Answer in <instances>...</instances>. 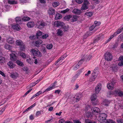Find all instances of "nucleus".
Segmentation results:
<instances>
[{
	"mask_svg": "<svg viewBox=\"0 0 123 123\" xmlns=\"http://www.w3.org/2000/svg\"><path fill=\"white\" fill-rule=\"evenodd\" d=\"M37 28L39 29L43 28L44 26H46L47 24L43 21H38L36 24Z\"/></svg>",
	"mask_w": 123,
	"mask_h": 123,
	"instance_id": "obj_1",
	"label": "nucleus"
},
{
	"mask_svg": "<svg viewBox=\"0 0 123 123\" xmlns=\"http://www.w3.org/2000/svg\"><path fill=\"white\" fill-rule=\"evenodd\" d=\"M106 114L105 113L100 114L99 117V119L101 122L104 123L106 120Z\"/></svg>",
	"mask_w": 123,
	"mask_h": 123,
	"instance_id": "obj_2",
	"label": "nucleus"
},
{
	"mask_svg": "<svg viewBox=\"0 0 123 123\" xmlns=\"http://www.w3.org/2000/svg\"><path fill=\"white\" fill-rule=\"evenodd\" d=\"M97 98V95L94 94H93L91 96V100L92 102L93 105H97L98 104V101H96V102H95V100Z\"/></svg>",
	"mask_w": 123,
	"mask_h": 123,
	"instance_id": "obj_3",
	"label": "nucleus"
},
{
	"mask_svg": "<svg viewBox=\"0 0 123 123\" xmlns=\"http://www.w3.org/2000/svg\"><path fill=\"white\" fill-rule=\"evenodd\" d=\"M105 60L107 61H111L112 60V56L110 53L107 52L105 54Z\"/></svg>",
	"mask_w": 123,
	"mask_h": 123,
	"instance_id": "obj_4",
	"label": "nucleus"
},
{
	"mask_svg": "<svg viewBox=\"0 0 123 123\" xmlns=\"http://www.w3.org/2000/svg\"><path fill=\"white\" fill-rule=\"evenodd\" d=\"M100 109L99 108L96 107H93L91 108V111L92 114L96 115L98 114L100 112Z\"/></svg>",
	"mask_w": 123,
	"mask_h": 123,
	"instance_id": "obj_5",
	"label": "nucleus"
},
{
	"mask_svg": "<svg viewBox=\"0 0 123 123\" xmlns=\"http://www.w3.org/2000/svg\"><path fill=\"white\" fill-rule=\"evenodd\" d=\"M89 4V2L87 0H84L83 4L81 8V9L84 10L87 9L88 8V5Z\"/></svg>",
	"mask_w": 123,
	"mask_h": 123,
	"instance_id": "obj_6",
	"label": "nucleus"
},
{
	"mask_svg": "<svg viewBox=\"0 0 123 123\" xmlns=\"http://www.w3.org/2000/svg\"><path fill=\"white\" fill-rule=\"evenodd\" d=\"M113 92V93L117 95L118 96L123 97V92L121 91L120 90H116Z\"/></svg>",
	"mask_w": 123,
	"mask_h": 123,
	"instance_id": "obj_7",
	"label": "nucleus"
},
{
	"mask_svg": "<svg viewBox=\"0 0 123 123\" xmlns=\"http://www.w3.org/2000/svg\"><path fill=\"white\" fill-rule=\"evenodd\" d=\"M101 84L100 83L98 84L95 89V92L96 93H98L100 91L101 89Z\"/></svg>",
	"mask_w": 123,
	"mask_h": 123,
	"instance_id": "obj_8",
	"label": "nucleus"
},
{
	"mask_svg": "<svg viewBox=\"0 0 123 123\" xmlns=\"http://www.w3.org/2000/svg\"><path fill=\"white\" fill-rule=\"evenodd\" d=\"M10 59L13 61H16L17 59V57L15 54L12 53L10 55Z\"/></svg>",
	"mask_w": 123,
	"mask_h": 123,
	"instance_id": "obj_9",
	"label": "nucleus"
},
{
	"mask_svg": "<svg viewBox=\"0 0 123 123\" xmlns=\"http://www.w3.org/2000/svg\"><path fill=\"white\" fill-rule=\"evenodd\" d=\"M114 84L115 83L112 82L109 83L107 85V88L109 89H113L114 87Z\"/></svg>",
	"mask_w": 123,
	"mask_h": 123,
	"instance_id": "obj_10",
	"label": "nucleus"
},
{
	"mask_svg": "<svg viewBox=\"0 0 123 123\" xmlns=\"http://www.w3.org/2000/svg\"><path fill=\"white\" fill-rule=\"evenodd\" d=\"M78 18V16L76 15H71V21L72 22H74L76 21L77 20Z\"/></svg>",
	"mask_w": 123,
	"mask_h": 123,
	"instance_id": "obj_11",
	"label": "nucleus"
},
{
	"mask_svg": "<svg viewBox=\"0 0 123 123\" xmlns=\"http://www.w3.org/2000/svg\"><path fill=\"white\" fill-rule=\"evenodd\" d=\"M14 39L13 38L9 37L6 40V42L9 44H12L14 42Z\"/></svg>",
	"mask_w": 123,
	"mask_h": 123,
	"instance_id": "obj_12",
	"label": "nucleus"
},
{
	"mask_svg": "<svg viewBox=\"0 0 123 123\" xmlns=\"http://www.w3.org/2000/svg\"><path fill=\"white\" fill-rule=\"evenodd\" d=\"M35 25L34 22L33 21H30L27 24V25L28 27L31 28L33 27Z\"/></svg>",
	"mask_w": 123,
	"mask_h": 123,
	"instance_id": "obj_13",
	"label": "nucleus"
},
{
	"mask_svg": "<svg viewBox=\"0 0 123 123\" xmlns=\"http://www.w3.org/2000/svg\"><path fill=\"white\" fill-rule=\"evenodd\" d=\"M55 10L52 8H50L48 11V13L49 15H54L55 14Z\"/></svg>",
	"mask_w": 123,
	"mask_h": 123,
	"instance_id": "obj_14",
	"label": "nucleus"
},
{
	"mask_svg": "<svg viewBox=\"0 0 123 123\" xmlns=\"http://www.w3.org/2000/svg\"><path fill=\"white\" fill-rule=\"evenodd\" d=\"M9 68H13L15 67V65L14 64L12 61H9L7 64Z\"/></svg>",
	"mask_w": 123,
	"mask_h": 123,
	"instance_id": "obj_15",
	"label": "nucleus"
},
{
	"mask_svg": "<svg viewBox=\"0 0 123 123\" xmlns=\"http://www.w3.org/2000/svg\"><path fill=\"white\" fill-rule=\"evenodd\" d=\"M43 43V41L41 40L36 41L35 43V45L37 47H39L40 45Z\"/></svg>",
	"mask_w": 123,
	"mask_h": 123,
	"instance_id": "obj_16",
	"label": "nucleus"
},
{
	"mask_svg": "<svg viewBox=\"0 0 123 123\" xmlns=\"http://www.w3.org/2000/svg\"><path fill=\"white\" fill-rule=\"evenodd\" d=\"M12 27L14 30L18 31L20 30L21 28L20 26L18 24H16L13 25Z\"/></svg>",
	"mask_w": 123,
	"mask_h": 123,
	"instance_id": "obj_17",
	"label": "nucleus"
},
{
	"mask_svg": "<svg viewBox=\"0 0 123 123\" xmlns=\"http://www.w3.org/2000/svg\"><path fill=\"white\" fill-rule=\"evenodd\" d=\"M15 21L18 24H21L22 20V18L21 17H17L15 18Z\"/></svg>",
	"mask_w": 123,
	"mask_h": 123,
	"instance_id": "obj_18",
	"label": "nucleus"
},
{
	"mask_svg": "<svg viewBox=\"0 0 123 123\" xmlns=\"http://www.w3.org/2000/svg\"><path fill=\"white\" fill-rule=\"evenodd\" d=\"M73 13L77 14H80L81 13V11L80 10L78 9H74L72 11Z\"/></svg>",
	"mask_w": 123,
	"mask_h": 123,
	"instance_id": "obj_19",
	"label": "nucleus"
},
{
	"mask_svg": "<svg viewBox=\"0 0 123 123\" xmlns=\"http://www.w3.org/2000/svg\"><path fill=\"white\" fill-rule=\"evenodd\" d=\"M56 26L59 27L61 26L62 27H64L65 24L63 22L60 21H58L56 24Z\"/></svg>",
	"mask_w": 123,
	"mask_h": 123,
	"instance_id": "obj_20",
	"label": "nucleus"
},
{
	"mask_svg": "<svg viewBox=\"0 0 123 123\" xmlns=\"http://www.w3.org/2000/svg\"><path fill=\"white\" fill-rule=\"evenodd\" d=\"M8 3L10 5L16 4L17 3V0H8Z\"/></svg>",
	"mask_w": 123,
	"mask_h": 123,
	"instance_id": "obj_21",
	"label": "nucleus"
},
{
	"mask_svg": "<svg viewBox=\"0 0 123 123\" xmlns=\"http://www.w3.org/2000/svg\"><path fill=\"white\" fill-rule=\"evenodd\" d=\"M82 97V94L80 93L78 94L76 98V102L79 101Z\"/></svg>",
	"mask_w": 123,
	"mask_h": 123,
	"instance_id": "obj_22",
	"label": "nucleus"
},
{
	"mask_svg": "<svg viewBox=\"0 0 123 123\" xmlns=\"http://www.w3.org/2000/svg\"><path fill=\"white\" fill-rule=\"evenodd\" d=\"M16 43L17 45L19 46H22L24 44L22 41L20 40H17L16 41Z\"/></svg>",
	"mask_w": 123,
	"mask_h": 123,
	"instance_id": "obj_23",
	"label": "nucleus"
},
{
	"mask_svg": "<svg viewBox=\"0 0 123 123\" xmlns=\"http://www.w3.org/2000/svg\"><path fill=\"white\" fill-rule=\"evenodd\" d=\"M38 51V50H36L34 49H32L31 50V52L33 56H36L37 55Z\"/></svg>",
	"mask_w": 123,
	"mask_h": 123,
	"instance_id": "obj_24",
	"label": "nucleus"
},
{
	"mask_svg": "<svg viewBox=\"0 0 123 123\" xmlns=\"http://www.w3.org/2000/svg\"><path fill=\"white\" fill-rule=\"evenodd\" d=\"M19 54L22 58L24 59L26 58L27 55L25 53L22 52H19Z\"/></svg>",
	"mask_w": 123,
	"mask_h": 123,
	"instance_id": "obj_25",
	"label": "nucleus"
},
{
	"mask_svg": "<svg viewBox=\"0 0 123 123\" xmlns=\"http://www.w3.org/2000/svg\"><path fill=\"white\" fill-rule=\"evenodd\" d=\"M18 73H13L11 74L10 75L11 77L13 79H15L18 76Z\"/></svg>",
	"mask_w": 123,
	"mask_h": 123,
	"instance_id": "obj_26",
	"label": "nucleus"
},
{
	"mask_svg": "<svg viewBox=\"0 0 123 123\" xmlns=\"http://www.w3.org/2000/svg\"><path fill=\"white\" fill-rule=\"evenodd\" d=\"M119 59L121 62L118 63V65L120 66H122L123 65V56H121Z\"/></svg>",
	"mask_w": 123,
	"mask_h": 123,
	"instance_id": "obj_27",
	"label": "nucleus"
},
{
	"mask_svg": "<svg viewBox=\"0 0 123 123\" xmlns=\"http://www.w3.org/2000/svg\"><path fill=\"white\" fill-rule=\"evenodd\" d=\"M54 88L51 85L50 86H49L43 92V93H44L45 92H47L52 89H53Z\"/></svg>",
	"mask_w": 123,
	"mask_h": 123,
	"instance_id": "obj_28",
	"label": "nucleus"
},
{
	"mask_svg": "<svg viewBox=\"0 0 123 123\" xmlns=\"http://www.w3.org/2000/svg\"><path fill=\"white\" fill-rule=\"evenodd\" d=\"M79 75V74H75L73 77L72 78V79L71 80V81L72 82H74L75 80L78 77Z\"/></svg>",
	"mask_w": 123,
	"mask_h": 123,
	"instance_id": "obj_29",
	"label": "nucleus"
},
{
	"mask_svg": "<svg viewBox=\"0 0 123 123\" xmlns=\"http://www.w3.org/2000/svg\"><path fill=\"white\" fill-rule=\"evenodd\" d=\"M4 47L6 49L10 50L11 49L12 46L6 43L4 45Z\"/></svg>",
	"mask_w": 123,
	"mask_h": 123,
	"instance_id": "obj_30",
	"label": "nucleus"
},
{
	"mask_svg": "<svg viewBox=\"0 0 123 123\" xmlns=\"http://www.w3.org/2000/svg\"><path fill=\"white\" fill-rule=\"evenodd\" d=\"M16 64L19 66L23 67L24 65L23 63L18 60H17L16 62Z\"/></svg>",
	"mask_w": 123,
	"mask_h": 123,
	"instance_id": "obj_31",
	"label": "nucleus"
},
{
	"mask_svg": "<svg viewBox=\"0 0 123 123\" xmlns=\"http://www.w3.org/2000/svg\"><path fill=\"white\" fill-rule=\"evenodd\" d=\"M92 114H92V113L90 112H88L86 113V116L88 118H91L92 117Z\"/></svg>",
	"mask_w": 123,
	"mask_h": 123,
	"instance_id": "obj_32",
	"label": "nucleus"
},
{
	"mask_svg": "<svg viewBox=\"0 0 123 123\" xmlns=\"http://www.w3.org/2000/svg\"><path fill=\"white\" fill-rule=\"evenodd\" d=\"M104 123H116V122L112 119H107Z\"/></svg>",
	"mask_w": 123,
	"mask_h": 123,
	"instance_id": "obj_33",
	"label": "nucleus"
},
{
	"mask_svg": "<svg viewBox=\"0 0 123 123\" xmlns=\"http://www.w3.org/2000/svg\"><path fill=\"white\" fill-rule=\"evenodd\" d=\"M62 17V16L61 14L60 13H58L56 14L55 17V19L56 20L60 19Z\"/></svg>",
	"mask_w": 123,
	"mask_h": 123,
	"instance_id": "obj_34",
	"label": "nucleus"
},
{
	"mask_svg": "<svg viewBox=\"0 0 123 123\" xmlns=\"http://www.w3.org/2000/svg\"><path fill=\"white\" fill-rule=\"evenodd\" d=\"M57 35L58 36H62V31L60 29H58L57 30Z\"/></svg>",
	"mask_w": 123,
	"mask_h": 123,
	"instance_id": "obj_35",
	"label": "nucleus"
},
{
	"mask_svg": "<svg viewBox=\"0 0 123 123\" xmlns=\"http://www.w3.org/2000/svg\"><path fill=\"white\" fill-rule=\"evenodd\" d=\"M42 34V32L40 31H38L36 33V36L37 38H38L39 37L41 36Z\"/></svg>",
	"mask_w": 123,
	"mask_h": 123,
	"instance_id": "obj_36",
	"label": "nucleus"
},
{
	"mask_svg": "<svg viewBox=\"0 0 123 123\" xmlns=\"http://www.w3.org/2000/svg\"><path fill=\"white\" fill-rule=\"evenodd\" d=\"M94 74H92V77L90 79V81L91 82L94 81L95 80V79L97 77V76L96 75H93Z\"/></svg>",
	"mask_w": 123,
	"mask_h": 123,
	"instance_id": "obj_37",
	"label": "nucleus"
},
{
	"mask_svg": "<svg viewBox=\"0 0 123 123\" xmlns=\"http://www.w3.org/2000/svg\"><path fill=\"white\" fill-rule=\"evenodd\" d=\"M30 18L27 16H24L22 18V20L25 21H28L30 20Z\"/></svg>",
	"mask_w": 123,
	"mask_h": 123,
	"instance_id": "obj_38",
	"label": "nucleus"
},
{
	"mask_svg": "<svg viewBox=\"0 0 123 123\" xmlns=\"http://www.w3.org/2000/svg\"><path fill=\"white\" fill-rule=\"evenodd\" d=\"M93 14V13L92 12H86L85 14L86 15L90 17L92 16Z\"/></svg>",
	"mask_w": 123,
	"mask_h": 123,
	"instance_id": "obj_39",
	"label": "nucleus"
},
{
	"mask_svg": "<svg viewBox=\"0 0 123 123\" xmlns=\"http://www.w3.org/2000/svg\"><path fill=\"white\" fill-rule=\"evenodd\" d=\"M104 105L105 106H108L109 105V104H110V103L109 101L106 99L104 100Z\"/></svg>",
	"mask_w": 123,
	"mask_h": 123,
	"instance_id": "obj_40",
	"label": "nucleus"
},
{
	"mask_svg": "<svg viewBox=\"0 0 123 123\" xmlns=\"http://www.w3.org/2000/svg\"><path fill=\"white\" fill-rule=\"evenodd\" d=\"M59 4L60 3L59 2H55L53 3V6L54 7H56L58 6Z\"/></svg>",
	"mask_w": 123,
	"mask_h": 123,
	"instance_id": "obj_41",
	"label": "nucleus"
},
{
	"mask_svg": "<svg viewBox=\"0 0 123 123\" xmlns=\"http://www.w3.org/2000/svg\"><path fill=\"white\" fill-rule=\"evenodd\" d=\"M71 15H69L66 16H65L64 18L65 19L68 20L69 19L70 20L71 19Z\"/></svg>",
	"mask_w": 123,
	"mask_h": 123,
	"instance_id": "obj_42",
	"label": "nucleus"
},
{
	"mask_svg": "<svg viewBox=\"0 0 123 123\" xmlns=\"http://www.w3.org/2000/svg\"><path fill=\"white\" fill-rule=\"evenodd\" d=\"M5 62V58L4 57L0 56V63H3Z\"/></svg>",
	"mask_w": 123,
	"mask_h": 123,
	"instance_id": "obj_43",
	"label": "nucleus"
},
{
	"mask_svg": "<svg viewBox=\"0 0 123 123\" xmlns=\"http://www.w3.org/2000/svg\"><path fill=\"white\" fill-rule=\"evenodd\" d=\"M101 23L99 22L95 21L94 22V25L95 27L97 26H99L100 24Z\"/></svg>",
	"mask_w": 123,
	"mask_h": 123,
	"instance_id": "obj_44",
	"label": "nucleus"
},
{
	"mask_svg": "<svg viewBox=\"0 0 123 123\" xmlns=\"http://www.w3.org/2000/svg\"><path fill=\"white\" fill-rule=\"evenodd\" d=\"M53 45L51 43L48 44L47 46V48L49 49H51Z\"/></svg>",
	"mask_w": 123,
	"mask_h": 123,
	"instance_id": "obj_45",
	"label": "nucleus"
},
{
	"mask_svg": "<svg viewBox=\"0 0 123 123\" xmlns=\"http://www.w3.org/2000/svg\"><path fill=\"white\" fill-rule=\"evenodd\" d=\"M84 59H82L80 60L78 62L77 64L80 66L83 63V62L84 61Z\"/></svg>",
	"mask_w": 123,
	"mask_h": 123,
	"instance_id": "obj_46",
	"label": "nucleus"
},
{
	"mask_svg": "<svg viewBox=\"0 0 123 123\" xmlns=\"http://www.w3.org/2000/svg\"><path fill=\"white\" fill-rule=\"evenodd\" d=\"M69 10V9L67 8L66 9L63 10L61 11V12L62 13H65L67 12H68Z\"/></svg>",
	"mask_w": 123,
	"mask_h": 123,
	"instance_id": "obj_47",
	"label": "nucleus"
},
{
	"mask_svg": "<svg viewBox=\"0 0 123 123\" xmlns=\"http://www.w3.org/2000/svg\"><path fill=\"white\" fill-rule=\"evenodd\" d=\"M62 61L60 58V57L57 60L56 62H55V65H58V62H59V63H60Z\"/></svg>",
	"mask_w": 123,
	"mask_h": 123,
	"instance_id": "obj_48",
	"label": "nucleus"
},
{
	"mask_svg": "<svg viewBox=\"0 0 123 123\" xmlns=\"http://www.w3.org/2000/svg\"><path fill=\"white\" fill-rule=\"evenodd\" d=\"M67 56V55L65 53L64 55H63L62 56L60 57V58L61 59L62 61L65 59V58Z\"/></svg>",
	"mask_w": 123,
	"mask_h": 123,
	"instance_id": "obj_49",
	"label": "nucleus"
},
{
	"mask_svg": "<svg viewBox=\"0 0 123 123\" xmlns=\"http://www.w3.org/2000/svg\"><path fill=\"white\" fill-rule=\"evenodd\" d=\"M85 123H96L95 122H93L91 121L89 119H86L85 121Z\"/></svg>",
	"mask_w": 123,
	"mask_h": 123,
	"instance_id": "obj_50",
	"label": "nucleus"
},
{
	"mask_svg": "<svg viewBox=\"0 0 123 123\" xmlns=\"http://www.w3.org/2000/svg\"><path fill=\"white\" fill-rule=\"evenodd\" d=\"M85 123H96L95 122H93L91 121L89 119H86L85 121Z\"/></svg>",
	"mask_w": 123,
	"mask_h": 123,
	"instance_id": "obj_51",
	"label": "nucleus"
},
{
	"mask_svg": "<svg viewBox=\"0 0 123 123\" xmlns=\"http://www.w3.org/2000/svg\"><path fill=\"white\" fill-rule=\"evenodd\" d=\"M41 111H38L36 112V116L37 117H38L40 115H41Z\"/></svg>",
	"mask_w": 123,
	"mask_h": 123,
	"instance_id": "obj_52",
	"label": "nucleus"
},
{
	"mask_svg": "<svg viewBox=\"0 0 123 123\" xmlns=\"http://www.w3.org/2000/svg\"><path fill=\"white\" fill-rule=\"evenodd\" d=\"M20 46V50L21 51H23L25 49V46L23 44L22 46Z\"/></svg>",
	"mask_w": 123,
	"mask_h": 123,
	"instance_id": "obj_53",
	"label": "nucleus"
},
{
	"mask_svg": "<svg viewBox=\"0 0 123 123\" xmlns=\"http://www.w3.org/2000/svg\"><path fill=\"white\" fill-rule=\"evenodd\" d=\"M79 66L77 64V65L73 67V70H76L79 68Z\"/></svg>",
	"mask_w": 123,
	"mask_h": 123,
	"instance_id": "obj_54",
	"label": "nucleus"
},
{
	"mask_svg": "<svg viewBox=\"0 0 123 123\" xmlns=\"http://www.w3.org/2000/svg\"><path fill=\"white\" fill-rule=\"evenodd\" d=\"M53 97V95L51 94L49 96H46L47 99H49L52 98Z\"/></svg>",
	"mask_w": 123,
	"mask_h": 123,
	"instance_id": "obj_55",
	"label": "nucleus"
},
{
	"mask_svg": "<svg viewBox=\"0 0 123 123\" xmlns=\"http://www.w3.org/2000/svg\"><path fill=\"white\" fill-rule=\"evenodd\" d=\"M36 105L35 103H34L32 105L27 108L26 109V111H28L29 109H31V108H32L33 107L35 106Z\"/></svg>",
	"mask_w": 123,
	"mask_h": 123,
	"instance_id": "obj_56",
	"label": "nucleus"
},
{
	"mask_svg": "<svg viewBox=\"0 0 123 123\" xmlns=\"http://www.w3.org/2000/svg\"><path fill=\"white\" fill-rule=\"evenodd\" d=\"M49 37L48 35L47 34H45L42 36V38L43 39H46Z\"/></svg>",
	"mask_w": 123,
	"mask_h": 123,
	"instance_id": "obj_57",
	"label": "nucleus"
},
{
	"mask_svg": "<svg viewBox=\"0 0 123 123\" xmlns=\"http://www.w3.org/2000/svg\"><path fill=\"white\" fill-rule=\"evenodd\" d=\"M73 121L74 123H81L80 121L78 120H74Z\"/></svg>",
	"mask_w": 123,
	"mask_h": 123,
	"instance_id": "obj_58",
	"label": "nucleus"
},
{
	"mask_svg": "<svg viewBox=\"0 0 123 123\" xmlns=\"http://www.w3.org/2000/svg\"><path fill=\"white\" fill-rule=\"evenodd\" d=\"M102 38V37H100V36H98L96 38V39L94 41V43H95L96 41H98L101 39Z\"/></svg>",
	"mask_w": 123,
	"mask_h": 123,
	"instance_id": "obj_59",
	"label": "nucleus"
},
{
	"mask_svg": "<svg viewBox=\"0 0 123 123\" xmlns=\"http://www.w3.org/2000/svg\"><path fill=\"white\" fill-rule=\"evenodd\" d=\"M95 26L93 24V25L91 26L89 28V30L90 31H92L95 28Z\"/></svg>",
	"mask_w": 123,
	"mask_h": 123,
	"instance_id": "obj_60",
	"label": "nucleus"
},
{
	"mask_svg": "<svg viewBox=\"0 0 123 123\" xmlns=\"http://www.w3.org/2000/svg\"><path fill=\"white\" fill-rule=\"evenodd\" d=\"M32 89H30L28 91H27L25 94L24 95V96H26L27 94H28L29 92H31L32 90Z\"/></svg>",
	"mask_w": 123,
	"mask_h": 123,
	"instance_id": "obj_61",
	"label": "nucleus"
},
{
	"mask_svg": "<svg viewBox=\"0 0 123 123\" xmlns=\"http://www.w3.org/2000/svg\"><path fill=\"white\" fill-rule=\"evenodd\" d=\"M42 56V54L38 50V51L37 55L36 56L39 57H41Z\"/></svg>",
	"mask_w": 123,
	"mask_h": 123,
	"instance_id": "obj_62",
	"label": "nucleus"
},
{
	"mask_svg": "<svg viewBox=\"0 0 123 123\" xmlns=\"http://www.w3.org/2000/svg\"><path fill=\"white\" fill-rule=\"evenodd\" d=\"M53 120L52 119L48 120L45 121V123H50L53 121Z\"/></svg>",
	"mask_w": 123,
	"mask_h": 123,
	"instance_id": "obj_63",
	"label": "nucleus"
},
{
	"mask_svg": "<svg viewBox=\"0 0 123 123\" xmlns=\"http://www.w3.org/2000/svg\"><path fill=\"white\" fill-rule=\"evenodd\" d=\"M5 108H4L2 109L0 111V116L1 115L3 112L5 110Z\"/></svg>",
	"mask_w": 123,
	"mask_h": 123,
	"instance_id": "obj_64",
	"label": "nucleus"
}]
</instances>
